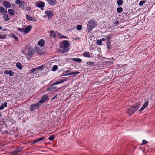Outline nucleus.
<instances>
[{"label":"nucleus","mask_w":155,"mask_h":155,"mask_svg":"<svg viewBox=\"0 0 155 155\" xmlns=\"http://www.w3.org/2000/svg\"><path fill=\"white\" fill-rule=\"evenodd\" d=\"M140 107V104H136L135 105L129 106L126 109V112L129 115H131L137 111Z\"/></svg>","instance_id":"1"},{"label":"nucleus","mask_w":155,"mask_h":155,"mask_svg":"<svg viewBox=\"0 0 155 155\" xmlns=\"http://www.w3.org/2000/svg\"><path fill=\"white\" fill-rule=\"evenodd\" d=\"M97 25V24L94 19H91L89 21L87 25V30L88 33H90L92 29L95 26Z\"/></svg>","instance_id":"2"},{"label":"nucleus","mask_w":155,"mask_h":155,"mask_svg":"<svg viewBox=\"0 0 155 155\" xmlns=\"http://www.w3.org/2000/svg\"><path fill=\"white\" fill-rule=\"evenodd\" d=\"M69 42L68 41L64 40L63 41V46L62 48L63 49L62 50H59V52H61L62 53H67L69 50Z\"/></svg>","instance_id":"3"},{"label":"nucleus","mask_w":155,"mask_h":155,"mask_svg":"<svg viewBox=\"0 0 155 155\" xmlns=\"http://www.w3.org/2000/svg\"><path fill=\"white\" fill-rule=\"evenodd\" d=\"M22 51L24 54L27 55L30 57L32 56L34 53V50L31 48H25Z\"/></svg>","instance_id":"4"},{"label":"nucleus","mask_w":155,"mask_h":155,"mask_svg":"<svg viewBox=\"0 0 155 155\" xmlns=\"http://www.w3.org/2000/svg\"><path fill=\"white\" fill-rule=\"evenodd\" d=\"M40 105V103H39L38 102L36 104H31L30 106V110L32 112L35 110L38 109Z\"/></svg>","instance_id":"5"},{"label":"nucleus","mask_w":155,"mask_h":155,"mask_svg":"<svg viewBox=\"0 0 155 155\" xmlns=\"http://www.w3.org/2000/svg\"><path fill=\"white\" fill-rule=\"evenodd\" d=\"M112 36V34L107 36V48L109 50H110L112 48V46L110 45L111 42L110 39Z\"/></svg>","instance_id":"6"},{"label":"nucleus","mask_w":155,"mask_h":155,"mask_svg":"<svg viewBox=\"0 0 155 155\" xmlns=\"http://www.w3.org/2000/svg\"><path fill=\"white\" fill-rule=\"evenodd\" d=\"M48 100V96L47 95H44L42 97L41 99L38 102L39 103H40L41 105L42 104L47 101Z\"/></svg>","instance_id":"7"},{"label":"nucleus","mask_w":155,"mask_h":155,"mask_svg":"<svg viewBox=\"0 0 155 155\" xmlns=\"http://www.w3.org/2000/svg\"><path fill=\"white\" fill-rule=\"evenodd\" d=\"M45 13L47 15L49 18H51L54 15L53 12L51 11H45Z\"/></svg>","instance_id":"8"},{"label":"nucleus","mask_w":155,"mask_h":155,"mask_svg":"<svg viewBox=\"0 0 155 155\" xmlns=\"http://www.w3.org/2000/svg\"><path fill=\"white\" fill-rule=\"evenodd\" d=\"M43 68L44 67L43 66H41L35 68H32L30 70V73H33L35 71H38V70H42Z\"/></svg>","instance_id":"9"},{"label":"nucleus","mask_w":155,"mask_h":155,"mask_svg":"<svg viewBox=\"0 0 155 155\" xmlns=\"http://www.w3.org/2000/svg\"><path fill=\"white\" fill-rule=\"evenodd\" d=\"M4 73L6 74H9L10 76H13L15 74V73L11 70H5L4 71Z\"/></svg>","instance_id":"10"},{"label":"nucleus","mask_w":155,"mask_h":155,"mask_svg":"<svg viewBox=\"0 0 155 155\" xmlns=\"http://www.w3.org/2000/svg\"><path fill=\"white\" fill-rule=\"evenodd\" d=\"M3 6L6 8H10L11 6V4L6 1H3Z\"/></svg>","instance_id":"11"},{"label":"nucleus","mask_w":155,"mask_h":155,"mask_svg":"<svg viewBox=\"0 0 155 155\" xmlns=\"http://www.w3.org/2000/svg\"><path fill=\"white\" fill-rule=\"evenodd\" d=\"M114 58L112 57L111 58H107V65H110L113 63Z\"/></svg>","instance_id":"12"},{"label":"nucleus","mask_w":155,"mask_h":155,"mask_svg":"<svg viewBox=\"0 0 155 155\" xmlns=\"http://www.w3.org/2000/svg\"><path fill=\"white\" fill-rule=\"evenodd\" d=\"M149 102L148 101H146L144 104L143 106L139 110V111H143L145 108H146L148 105Z\"/></svg>","instance_id":"13"},{"label":"nucleus","mask_w":155,"mask_h":155,"mask_svg":"<svg viewBox=\"0 0 155 155\" xmlns=\"http://www.w3.org/2000/svg\"><path fill=\"white\" fill-rule=\"evenodd\" d=\"M37 5L38 7L40 8H43L45 6L44 3L41 1H39L37 2Z\"/></svg>","instance_id":"14"},{"label":"nucleus","mask_w":155,"mask_h":155,"mask_svg":"<svg viewBox=\"0 0 155 155\" xmlns=\"http://www.w3.org/2000/svg\"><path fill=\"white\" fill-rule=\"evenodd\" d=\"M46 1L50 5H54L56 3V0H46Z\"/></svg>","instance_id":"15"},{"label":"nucleus","mask_w":155,"mask_h":155,"mask_svg":"<svg viewBox=\"0 0 155 155\" xmlns=\"http://www.w3.org/2000/svg\"><path fill=\"white\" fill-rule=\"evenodd\" d=\"M45 44V41L43 39H41L38 42V44L41 47H42Z\"/></svg>","instance_id":"16"},{"label":"nucleus","mask_w":155,"mask_h":155,"mask_svg":"<svg viewBox=\"0 0 155 155\" xmlns=\"http://www.w3.org/2000/svg\"><path fill=\"white\" fill-rule=\"evenodd\" d=\"M67 81V80H61L59 81H58L54 83L52 85V86L57 85L58 84L63 83L64 81Z\"/></svg>","instance_id":"17"},{"label":"nucleus","mask_w":155,"mask_h":155,"mask_svg":"<svg viewBox=\"0 0 155 155\" xmlns=\"http://www.w3.org/2000/svg\"><path fill=\"white\" fill-rule=\"evenodd\" d=\"M26 18L29 21H36V20H35V18L32 17H30V16L28 15H26Z\"/></svg>","instance_id":"18"},{"label":"nucleus","mask_w":155,"mask_h":155,"mask_svg":"<svg viewBox=\"0 0 155 155\" xmlns=\"http://www.w3.org/2000/svg\"><path fill=\"white\" fill-rule=\"evenodd\" d=\"M45 139V138L44 137H41L38 139L37 140H35L33 141V143H32V144H34L36 143H38V142L42 141Z\"/></svg>","instance_id":"19"},{"label":"nucleus","mask_w":155,"mask_h":155,"mask_svg":"<svg viewBox=\"0 0 155 155\" xmlns=\"http://www.w3.org/2000/svg\"><path fill=\"white\" fill-rule=\"evenodd\" d=\"M31 31V28L30 26H28L24 29V33L26 34L28 33Z\"/></svg>","instance_id":"20"},{"label":"nucleus","mask_w":155,"mask_h":155,"mask_svg":"<svg viewBox=\"0 0 155 155\" xmlns=\"http://www.w3.org/2000/svg\"><path fill=\"white\" fill-rule=\"evenodd\" d=\"M19 4V7L22 8L23 10H24V6L25 4V2L22 1H21Z\"/></svg>","instance_id":"21"},{"label":"nucleus","mask_w":155,"mask_h":155,"mask_svg":"<svg viewBox=\"0 0 155 155\" xmlns=\"http://www.w3.org/2000/svg\"><path fill=\"white\" fill-rule=\"evenodd\" d=\"M56 89H57V87L56 86H52L48 88L46 90L53 91Z\"/></svg>","instance_id":"22"},{"label":"nucleus","mask_w":155,"mask_h":155,"mask_svg":"<svg viewBox=\"0 0 155 155\" xmlns=\"http://www.w3.org/2000/svg\"><path fill=\"white\" fill-rule=\"evenodd\" d=\"M83 55L86 57H90L91 55L90 53L88 52H84L83 54Z\"/></svg>","instance_id":"23"},{"label":"nucleus","mask_w":155,"mask_h":155,"mask_svg":"<svg viewBox=\"0 0 155 155\" xmlns=\"http://www.w3.org/2000/svg\"><path fill=\"white\" fill-rule=\"evenodd\" d=\"M78 73H79V72H74L65 74L64 75V76H68L69 75H73L74 76H75L77 74H78Z\"/></svg>","instance_id":"24"},{"label":"nucleus","mask_w":155,"mask_h":155,"mask_svg":"<svg viewBox=\"0 0 155 155\" xmlns=\"http://www.w3.org/2000/svg\"><path fill=\"white\" fill-rule=\"evenodd\" d=\"M9 36L10 37L13 38L14 39L15 41H18V39L17 37L15 36L14 34L13 33H11L10 34Z\"/></svg>","instance_id":"25"},{"label":"nucleus","mask_w":155,"mask_h":155,"mask_svg":"<svg viewBox=\"0 0 155 155\" xmlns=\"http://www.w3.org/2000/svg\"><path fill=\"white\" fill-rule=\"evenodd\" d=\"M3 18L5 21H8L10 20V18H8V15L7 14H5Z\"/></svg>","instance_id":"26"},{"label":"nucleus","mask_w":155,"mask_h":155,"mask_svg":"<svg viewBox=\"0 0 155 155\" xmlns=\"http://www.w3.org/2000/svg\"><path fill=\"white\" fill-rule=\"evenodd\" d=\"M72 60H73V61H75L77 62L80 63L82 61L79 58H72Z\"/></svg>","instance_id":"27"},{"label":"nucleus","mask_w":155,"mask_h":155,"mask_svg":"<svg viewBox=\"0 0 155 155\" xmlns=\"http://www.w3.org/2000/svg\"><path fill=\"white\" fill-rule=\"evenodd\" d=\"M50 36L52 38L55 37H56V33L55 31H51L50 32Z\"/></svg>","instance_id":"28"},{"label":"nucleus","mask_w":155,"mask_h":155,"mask_svg":"<svg viewBox=\"0 0 155 155\" xmlns=\"http://www.w3.org/2000/svg\"><path fill=\"white\" fill-rule=\"evenodd\" d=\"M8 12L11 15H14L15 12L14 10L12 9H9L8 10Z\"/></svg>","instance_id":"29"},{"label":"nucleus","mask_w":155,"mask_h":155,"mask_svg":"<svg viewBox=\"0 0 155 155\" xmlns=\"http://www.w3.org/2000/svg\"><path fill=\"white\" fill-rule=\"evenodd\" d=\"M17 67L19 69H21L22 68L21 64L20 62H18L16 64Z\"/></svg>","instance_id":"30"},{"label":"nucleus","mask_w":155,"mask_h":155,"mask_svg":"<svg viewBox=\"0 0 155 155\" xmlns=\"http://www.w3.org/2000/svg\"><path fill=\"white\" fill-rule=\"evenodd\" d=\"M22 147L16 149L14 151H13V153H16L20 152L22 149H23Z\"/></svg>","instance_id":"31"},{"label":"nucleus","mask_w":155,"mask_h":155,"mask_svg":"<svg viewBox=\"0 0 155 155\" xmlns=\"http://www.w3.org/2000/svg\"><path fill=\"white\" fill-rule=\"evenodd\" d=\"M123 2L122 0H117V3L119 6H120L123 4Z\"/></svg>","instance_id":"32"},{"label":"nucleus","mask_w":155,"mask_h":155,"mask_svg":"<svg viewBox=\"0 0 155 155\" xmlns=\"http://www.w3.org/2000/svg\"><path fill=\"white\" fill-rule=\"evenodd\" d=\"M117 12L120 13H121L123 11V9L122 7L118 8L117 9Z\"/></svg>","instance_id":"33"},{"label":"nucleus","mask_w":155,"mask_h":155,"mask_svg":"<svg viewBox=\"0 0 155 155\" xmlns=\"http://www.w3.org/2000/svg\"><path fill=\"white\" fill-rule=\"evenodd\" d=\"M7 36V35L6 34L0 35V39H5Z\"/></svg>","instance_id":"34"},{"label":"nucleus","mask_w":155,"mask_h":155,"mask_svg":"<svg viewBox=\"0 0 155 155\" xmlns=\"http://www.w3.org/2000/svg\"><path fill=\"white\" fill-rule=\"evenodd\" d=\"M87 64H88V65H89L90 66H94L96 64L95 62H87Z\"/></svg>","instance_id":"35"},{"label":"nucleus","mask_w":155,"mask_h":155,"mask_svg":"<svg viewBox=\"0 0 155 155\" xmlns=\"http://www.w3.org/2000/svg\"><path fill=\"white\" fill-rule=\"evenodd\" d=\"M55 137V136L52 135H51L49 137V139L51 141L53 140Z\"/></svg>","instance_id":"36"},{"label":"nucleus","mask_w":155,"mask_h":155,"mask_svg":"<svg viewBox=\"0 0 155 155\" xmlns=\"http://www.w3.org/2000/svg\"><path fill=\"white\" fill-rule=\"evenodd\" d=\"M5 10H6L2 6H0V12H4Z\"/></svg>","instance_id":"37"},{"label":"nucleus","mask_w":155,"mask_h":155,"mask_svg":"<svg viewBox=\"0 0 155 155\" xmlns=\"http://www.w3.org/2000/svg\"><path fill=\"white\" fill-rule=\"evenodd\" d=\"M146 3V1L145 0L141 1L140 2L139 5L140 6H142L143 4Z\"/></svg>","instance_id":"38"},{"label":"nucleus","mask_w":155,"mask_h":155,"mask_svg":"<svg viewBox=\"0 0 155 155\" xmlns=\"http://www.w3.org/2000/svg\"><path fill=\"white\" fill-rule=\"evenodd\" d=\"M97 44L99 45H101L102 44V41L101 40H98L97 41Z\"/></svg>","instance_id":"39"},{"label":"nucleus","mask_w":155,"mask_h":155,"mask_svg":"<svg viewBox=\"0 0 155 155\" xmlns=\"http://www.w3.org/2000/svg\"><path fill=\"white\" fill-rule=\"evenodd\" d=\"M76 28L78 30H81L82 28V27L81 25H79L77 26Z\"/></svg>","instance_id":"40"},{"label":"nucleus","mask_w":155,"mask_h":155,"mask_svg":"<svg viewBox=\"0 0 155 155\" xmlns=\"http://www.w3.org/2000/svg\"><path fill=\"white\" fill-rule=\"evenodd\" d=\"M58 68L57 65H55L52 68V70L53 71H56Z\"/></svg>","instance_id":"41"},{"label":"nucleus","mask_w":155,"mask_h":155,"mask_svg":"<svg viewBox=\"0 0 155 155\" xmlns=\"http://www.w3.org/2000/svg\"><path fill=\"white\" fill-rule=\"evenodd\" d=\"M18 29L21 32H24V29L23 28H18Z\"/></svg>","instance_id":"42"},{"label":"nucleus","mask_w":155,"mask_h":155,"mask_svg":"<svg viewBox=\"0 0 155 155\" xmlns=\"http://www.w3.org/2000/svg\"><path fill=\"white\" fill-rule=\"evenodd\" d=\"M148 142L147 141H146L145 140H143L142 141V143L144 145L145 144L147 143Z\"/></svg>","instance_id":"43"},{"label":"nucleus","mask_w":155,"mask_h":155,"mask_svg":"<svg viewBox=\"0 0 155 155\" xmlns=\"http://www.w3.org/2000/svg\"><path fill=\"white\" fill-rule=\"evenodd\" d=\"M37 52L39 55H42V52L41 51L39 50V49H38L37 51Z\"/></svg>","instance_id":"44"},{"label":"nucleus","mask_w":155,"mask_h":155,"mask_svg":"<svg viewBox=\"0 0 155 155\" xmlns=\"http://www.w3.org/2000/svg\"><path fill=\"white\" fill-rule=\"evenodd\" d=\"M119 23V22L117 20H116L115 21V22L114 23V25L115 26H117L118 25V24Z\"/></svg>","instance_id":"45"},{"label":"nucleus","mask_w":155,"mask_h":155,"mask_svg":"<svg viewBox=\"0 0 155 155\" xmlns=\"http://www.w3.org/2000/svg\"><path fill=\"white\" fill-rule=\"evenodd\" d=\"M24 9L26 10L29 11L31 10V8H30V7H27L25 8H24Z\"/></svg>","instance_id":"46"},{"label":"nucleus","mask_w":155,"mask_h":155,"mask_svg":"<svg viewBox=\"0 0 155 155\" xmlns=\"http://www.w3.org/2000/svg\"><path fill=\"white\" fill-rule=\"evenodd\" d=\"M2 105L3 106V107H7V103H2Z\"/></svg>","instance_id":"47"},{"label":"nucleus","mask_w":155,"mask_h":155,"mask_svg":"<svg viewBox=\"0 0 155 155\" xmlns=\"http://www.w3.org/2000/svg\"><path fill=\"white\" fill-rule=\"evenodd\" d=\"M60 38L61 39L62 38H68L66 36H65L64 35H62V36L60 37Z\"/></svg>","instance_id":"48"},{"label":"nucleus","mask_w":155,"mask_h":155,"mask_svg":"<svg viewBox=\"0 0 155 155\" xmlns=\"http://www.w3.org/2000/svg\"><path fill=\"white\" fill-rule=\"evenodd\" d=\"M21 1L20 0H16L15 3L17 4H19L20 3Z\"/></svg>","instance_id":"49"},{"label":"nucleus","mask_w":155,"mask_h":155,"mask_svg":"<svg viewBox=\"0 0 155 155\" xmlns=\"http://www.w3.org/2000/svg\"><path fill=\"white\" fill-rule=\"evenodd\" d=\"M58 96V94H56L54 96L53 98H52V100H53V99H54L57 98V96Z\"/></svg>","instance_id":"50"},{"label":"nucleus","mask_w":155,"mask_h":155,"mask_svg":"<svg viewBox=\"0 0 155 155\" xmlns=\"http://www.w3.org/2000/svg\"><path fill=\"white\" fill-rule=\"evenodd\" d=\"M4 108V107H3V106H2V105L0 106V110H3V109Z\"/></svg>","instance_id":"51"},{"label":"nucleus","mask_w":155,"mask_h":155,"mask_svg":"<svg viewBox=\"0 0 155 155\" xmlns=\"http://www.w3.org/2000/svg\"><path fill=\"white\" fill-rule=\"evenodd\" d=\"M71 71V70H67V71H64V72L66 73L69 72L70 71Z\"/></svg>","instance_id":"52"},{"label":"nucleus","mask_w":155,"mask_h":155,"mask_svg":"<svg viewBox=\"0 0 155 155\" xmlns=\"http://www.w3.org/2000/svg\"><path fill=\"white\" fill-rule=\"evenodd\" d=\"M65 73L64 72L63 73V74H62L61 75V76H64V75L65 74H65Z\"/></svg>","instance_id":"53"},{"label":"nucleus","mask_w":155,"mask_h":155,"mask_svg":"<svg viewBox=\"0 0 155 155\" xmlns=\"http://www.w3.org/2000/svg\"><path fill=\"white\" fill-rule=\"evenodd\" d=\"M102 40L103 41H105V39H104V38H102Z\"/></svg>","instance_id":"54"},{"label":"nucleus","mask_w":155,"mask_h":155,"mask_svg":"<svg viewBox=\"0 0 155 155\" xmlns=\"http://www.w3.org/2000/svg\"><path fill=\"white\" fill-rule=\"evenodd\" d=\"M2 28L1 26H0V30L2 29Z\"/></svg>","instance_id":"55"},{"label":"nucleus","mask_w":155,"mask_h":155,"mask_svg":"<svg viewBox=\"0 0 155 155\" xmlns=\"http://www.w3.org/2000/svg\"><path fill=\"white\" fill-rule=\"evenodd\" d=\"M2 114H0V117L2 116Z\"/></svg>","instance_id":"56"},{"label":"nucleus","mask_w":155,"mask_h":155,"mask_svg":"<svg viewBox=\"0 0 155 155\" xmlns=\"http://www.w3.org/2000/svg\"><path fill=\"white\" fill-rule=\"evenodd\" d=\"M41 9L42 10H43V8H41Z\"/></svg>","instance_id":"57"},{"label":"nucleus","mask_w":155,"mask_h":155,"mask_svg":"<svg viewBox=\"0 0 155 155\" xmlns=\"http://www.w3.org/2000/svg\"><path fill=\"white\" fill-rule=\"evenodd\" d=\"M61 35V34H60V33H59V35Z\"/></svg>","instance_id":"58"},{"label":"nucleus","mask_w":155,"mask_h":155,"mask_svg":"<svg viewBox=\"0 0 155 155\" xmlns=\"http://www.w3.org/2000/svg\"><path fill=\"white\" fill-rule=\"evenodd\" d=\"M15 13L16 14H17V12H15Z\"/></svg>","instance_id":"59"}]
</instances>
